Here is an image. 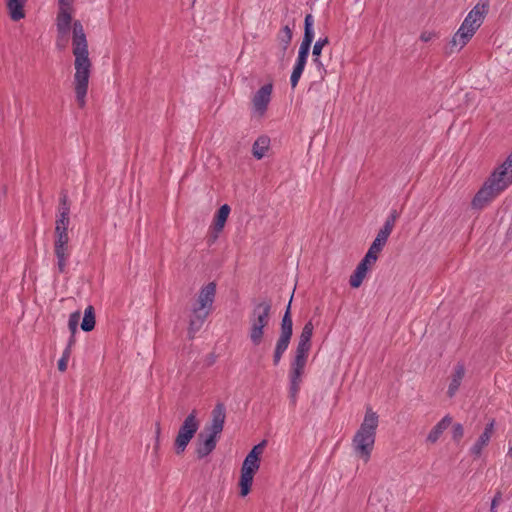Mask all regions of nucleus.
<instances>
[{"instance_id": "26", "label": "nucleus", "mask_w": 512, "mask_h": 512, "mask_svg": "<svg viewBox=\"0 0 512 512\" xmlns=\"http://www.w3.org/2000/svg\"><path fill=\"white\" fill-rule=\"evenodd\" d=\"M313 330H314V326L311 321L307 322L304 325L302 332L299 336L298 345H297L298 349H304V350L310 351Z\"/></svg>"}, {"instance_id": "37", "label": "nucleus", "mask_w": 512, "mask_h": 512, "mask_svg": "<svg viewBox=\"0 0 512 512\" xmlns=\"http://www.w3.org/2000/svg\"><path fill=\"white\" fill-rule=\"evenodd\" d=\"M398 217H399V213L396 210H392L390 212L389 216L387 217L383 226L392 231Z\"/></svg>"}, {"instance_id": "27", "label": "nucleus", "mask_w": 512, "mask_h": 512, "mask_svg": "<svg viewBox=\"0 0 512 512\" xmlns=\"http://www.w3.org/2000/svg\"><path fill=\"white\" fill-rule=\"evenodd\" d=\"M313 23V16L311 14H307L304 22V37L300 44L301 46L311 48V44L314 39Z\"/></svg>"}, {"instance_id": "38", "label": "nucleus", "mask_w": 512, "mask_h": 512, "mask_svg": "<svg viewBox=\"0 0 512 512\" xmlns=\"http://www.w3.org/2000/svg\"><path fill=\"white\" fill-rule=\"evenodd\" d=\"M69 358H70L69 349H65L63 351L62 357L58 361V369H59V371H61V372L66 371Z\"/></svg>"}, {"instance_id": "9", "label": "nucleus", "mask_w": 512, "mask_h": 512, "mask_svg": "<svg viewBox=\"0 0 512 512\" xmlns=\"http://www.w3.org/2000/svg\"><path fill=\"white\" fill-rule=\"evenodd\" d=\"M486 180L501 193L512 185V152L501 165L493 170Z\"/></svg>"}, {"instance_id": "3", "label": "nucleus", "mask_w": 512, "mask_h": 512, "mask_svg": "<svg viewBox=\"0 0 512 512\" xmlns=\"http://www.w3.org/2000/svg\"><path fill=\"white\" fill-rule=\"evenodd\" d=\"M226 409L223 403H217L212 410L211 423L198 436L196 453L198 458L209 455L216 447L217 438L224 428Z\"/></svg>"}, {"instance_id": "28", "label": "nucleus", "mask_w": 512, "mask_h": 512, "mask_svg": "<svg viewBox=\"0 0 512 512\" xmlns=\"http://www.w3.org/2000/svg\"><path fill=\"white\" fill-rule=\"evenodd\" d=\"M270 145V139L266 136L259 137L253 144L252 153L256 159L264 157Z\"/></svg>"}, {"instance_id": "14", "label": "nucleus", "mask_w": 512, "mask_h": 512, "mask_svg": "<svg viewBox=\"0 0 512 512\" xmlns=\"http://www.w3.org/2000/svg\"><path fill=\"white\" fill-rule=\"evenodd\" d=\"M230 206L228 204L222 205L214 216L213 223L210 227V240L215 241L219 233L223 230L225 223L230 214Z\"/></svg>"}, {"instance_id": "40", "label": "nucleus", "mask_w": 512, "mask_h": 512, "mask_svg": "<svg viewBox=\"0 0 512 512\" xmlns=\"http://www.w3.org/2000/svg\"><path fill=\"white\" fill-rule=\"evenodd\" d=\"M464 435V428L460 423L454 424L452 430V438L455 441H460Z\"/></svg>"}, {"instance_id": "2", "label": "nucleus", "mask_w": 512, "mask_h": 512, "mask_svg": "<svg viewBox=\"0 0 512 512\" xmlns=\"http://www.w3.org/2000/svg\"><path fill=\"white\" fill-rule=\"evenodd\" d=\"M379 417L372 408L366 409L364 419L352 439V449L357 458L368 463L375 444Z\"/></svg>"}, {"instance_id": "11", "label": "nucleus", "mask_w": 512, "mask_h": 512, "mask_svg": "<svg viewBox=\"0 0 512 512\" xmlns=\"http://www.w3.org/2000/svg\"><path fill=\"white\" fill-rule=\"evenodd\" d=\"M501 192L490 184L487 180L483 183L481 188L472 199L471 206L473 209L482 210L487 207L494 199H496Z\"/></svg>"}, {"instance_id": "15", "label": "nucleus", "mask_w": 512, "mask_h": 512, "mask_svg": "<svg viewBox=\"0 0 512 512\" xmlns=\"http://www.w3.org/2000/svg\"><path fill=\"white\" fill-rule=\"evenodd\" d=\"M72 13V5H59L56 19V27L59 34H69L71 29Z\"/></svg>"}, {"instance_id": "34", "label": "nucleus", "mask_w": 512, "mask_h": 512, "mask_svg": "<svg viewBox=\"0 0 512 512\" xmlns=\"http://www.w3.org/2000/svg\"><path fill=\"white\" fill-rule=\"evenodd\" d=\"M80 316H81L80 311H75L72 314H70L69 320H68V328H69L71 334H75L77 332Z\"/></svg>"}, {"instance_id": "10", "label": "nucleus", "mask_w": 512, "mask_h": 512, "mask_svg": "<svg viewBox=\"0 0 512 512\" xmlns=\"http://www.w3.org/2000/svg\"><path fill=\"white\" fill-rule=\"evenodd\" d=\"M489 0H479L472 10L467 14L461 25L476 32L483 23L485 16L489 11Z\"/></svg>"}, {"instance_id": "35", "label": "nucleus", "mask_w": 512, "mask_h": 512, "mask_svg": "<svg viewBox=\"0 0 512 512\" xmlns=\"http://www.w3.org/2000/svg\"><path fill=\"white\" fill-rule=\"evenodd\" d=\"M309 51H310L309 47H305V46H301L300 45L297 61H296V64H295L296 66H301V67L305 68V65H306V62H307V58H308V55H309Z\"/></svg>"}, {"instance_id": "19", "label": "nucleus", "mask_w": 512, "mask_h": 512, "mask_svg": "<svg viewBox=\"0 0 512 512\" xmlns=\"http://www.w3.org/2000/svg\"><path fill=\"white\" fill-rule=\"evenodd\" d=\"M328 44H329L328 37L319 38L315 42V44L313 46V50H312V61H313L314 65L317 67L321 78H324V75L326 74V69L324 67V64L320 60V56H321L323 48Z\"/></svg>"}, {"instance_id": "8", "label": "nucleus", "mask_w": 512, "mask_h": 512, "mask_svg": "<svg viewBox=\"0 0 512 512\" xmlns=\"http://www.w3.org/2000/svg\"><path fill=\"white\" fill-rule=\"evenodd\" d=\"M199 428L197 413L193 410L182 423L175 439V452L182 454Z\"/></svg>"}, {"instance_id": "5", "label": "nucleus", "mask_w": 512, "mask_h": 512, "mask_svg": "<svg viewBox=\"0 0 512 512\" xmlns=\"http://www.w3.org/2000/svg\"><path fill=\"white\" fill-rule=\"evenodd\" d=\"M270 316L271 302L269 300H261L254 304L248 319V336L254 346H259L263 342Z\"/></svg>"}, {"instance_id": "23", "label": "nucleus", "mask_w": 512, "mask_h": 512, "mask_svg": "<svg viewBox=\"0 0 512 512\" xmlns=\"http://www.w3.org/2000/svg\"><path fill=\"white\" fill-rule=\"evenodd\" d=\"M8 14L13 21H19L25 17L24 7L27 0H4Z\"/></svg>"}, {"instance_id": "22", "label": "nucleus", "mask_w": 512, "mask_h": 512, "mask_svg": "<svg viewBox=\"0 0 512 512\" xmlns=\"http://www.w3.org/2000/svg\"><path fill=\"white\" fill-rule=\"evenodd\" d=\"M308 350L296 348L295 358L291 364V375L302 376L308 358Z\"/></svg>"}, {"instance_id": "29", "label": "nucleus", "mask_w": 512, "mask_h": 512, "mask_svg": "<svg viewBox=\"0 0 512 512\" xmlns=\"http://www.w3.org/2000/svg\"><path fill=\"white\" fill-rule=\"evenodd\" d=\"M95 327V312L93 306L89 305L84 311V317L81 323V328L85 332L93 330Z\"/></svg>"}, {"instance_id": "18", "label": "nucleus", "mask_w": 512, "mask_h": 512, "mask_svg": "<svg viewBox=\"0 0 512 512\" xmlns=\"http://www.w3.org/2000/svg\"><path fill=\"white\" fill-rule=\"evenodd\" d=\"M474 34L475 32H473L472 29H468L467 27L461 25L450 42L451 51H453L454 48H456L458 51L461 50L469 42Z\"/></svg>"}, {"instance_id": "25", "label": "nucleus", "mask_w": 512, "mask_h": 512, "mask_svg": "<svg viewBox=\"0 0 512 512\" xmlns=\"http://www.w3.org/2000/svg\"><path fill=\"white\" fill-rule=\"evenodd\" d=\"M452 423V417L449 415H446L443 417L429 432L427 436V441L429 443H436L442 433L451 425Z\"/></svg>"}, {"instance_id": "20", "label": "nucleus", "mask_w": 512, "mask_h": 512, "mask_svg": "<svg viewBox=\"0 0 512 512\" xmlns=\"http://www.w3.org/2000/svg\"><path fill=\"white\" fill-rule=\"evenodd\" d=\"M57 271L60 274L67 273V267L71 256V247H54Z\"/></svg>"}, {"instance_id": "21", "label": "nucleus", "mask_w": 512, "mask_h": 512, "mask_svg": "<svg viewBox=\"0 0 512 512\" xmlns=\"http://www.w3.org/2000/svg\"><path fill=\"white\" fill-rule=\"evenodd\" d=\"M308 350L296 348L295 358L291 364V375L302 376L308 358Z\"/></svg>"}, {"instance_id": "16", "label": "nucleus", "mask_w": 512, "mask_h": 512, "mask_svg": "<svg viewBox=\"0 0 512 512\" xmlns=\"http://www.w3.org/2000/svg\"><path fill=\"white\" fill-rule=\"evenodd\" d=\"M494 420H491L485 427L482 434L478 437L476 442L472 445L470 448L471 455L474 456V458H478L481 456L482 450L488 445L491 436L494 432Z\"/></svg>"}, {"instance_id": "32", "label": "nucleus", "mask_w": 512, "mask_h": 512, "mask_svg": "<svg viewBox=\"0 0 512 512\" xmlns=\"http://www.w3.org/2000/svg\"><path fill=\"white\" fill-rule=\"evenodd\" d=\"M384 246L385 244L378 242L376 239H374L367 253L365 254V257L376 263L378 256L382 249L384 248Z\"/></svg>"}, {"instance_id": "7", "label": "nucleus", "mask_w": 512, "mask_h": 512, "mask_svg": "<svg viewBox=\"0 0 512 512\" xmlns=\"http://www.w3.org/2000/svg\"><path fill=\"white\" fill-rule=\"evenodd\" d=\"M291 301L292 298L290 299L289 304L281 320L280 335L276 342L273 354V364L275 366L279 364L284 352L287 350L293 334V321L290 312Z\"/></svg>"}, {"instance_id": "47", "label": "nucleus", "mask_w": 512, "mask_h": 512, "mask_svg": "<svg viewBox=\"0 0 512 512\" xmlns=\"http://www.w3.org/2000/svg\"><path fill=\"white\" fill-rule=\"evenodd\" d=\"M508 455H509L510 457H512V446L510 447V449H509V451H508Z\"/></svg>"}, {"instance_id": "42", "label": "nucleus", "mask_w": 512, "mask_h": 512, "mask_svg": "<svg viewBox=\"0 0 512 512\" xmlns=\"http://www.w3.org/2000/svg\"><path fill=\"white\" fill-rule=\"evenodd\" d=\"M437 37V34L433 31H423L420 34V40L423 42H430Z\"/></svg>"}, {"instance_id": "36", "label": "nucleus", "mask_w": 512, "mask_h": 512, "mask_svg": "<svg viewBox=\"0 0 512 512\" xmlns=\"http://www.w3.org/2000/svg\"><path fill=\"white\" fill-rule=\"evenodd\" d=\"M303 71H304V67L296 66V65L294 66L292 74H291V78H290L292 88H295L297 86L298 81H299Z\"/></svg>"}, {"instance_id": "17", "label": "nucleus", "mask_w": 512, "mask_h": 512, "mask_svg": "<svg viewBox=\"0 0 512 512\" xmlns=\"http://www.w3.org/2000/svg\"><path fill=\"white\" fill-rule=\"evenodd\" d=\"M375 264L372 260L364 258L360 261V263L357 265L355 271L350 276L349 284L353 288H358L361 286L363 280L366 277V274L370 267H372Z\"/></svg>"}, {"instance_id": "43", "label": "nucleus", "mask_w": 512, "mask_h": 512, "mask_svg": "<svg viewBox=\"0 0 512 512\" xmlns=\"http://www.w3.org/2000/svg\"><path fill=\"white\" fill-rule=\"evenodd\" d=\"M500 501H501V492H497L491 502V509H490L491 512H497L496 507L499 505Z\"/></svg>"}, {"instance_id": "31", "label": "nucleus", "mask_w": 512, "mask_h": 512, "mask_svg": "<svg viewBox=\"0 0 512 512\" xmlns=\"http://www.w3.org/2000/svg\"><path fill=\"white\" fill-rule=\"evenodd\" d=\"M289 378H290L289 397L291 399L292 404L295 405L296 401H297V395L300 390L302 376H296V375L289 374Z\"/></svg>"}, {"instance_id": "39", "label": "nucleus", "mask_w": 512, "mask_h": 512, "mask_svg": "<svg viewBox=\"0 0 512 512\" xmlns=\"http://www.w3.org/2000/svg\"><path fill=\"white\" fill-rule=\"evenodd\" d=\"M391 232H392L391 230H389L388 228H386V227H384V226H383V227L378 231L377 236H376V238H375V239H376L378 242H381V243H383V244H385V245H386V242H387L388 237H389V235L391 234Z\"/></svg>"}, {"instance_id": "4", "label": "nucleus", "mask_w": 512, "mask_h": 512, "mask_svg": "<svg viewBox=\"0 0 512 512\" xmlns=\"http://www.w3.org/2000/svg\"><path fill=\"white\" fill-rule=\"evenodd\" d=\"M216 294V285L213 282L208 283L201 288L197 302L194 305L188 327V335L193 338L194 335L202 328L205 320L210 314Z\"/></svg>"}, {"instance_id": "13", "label": "nucleus", "mask_w": 512, "mask_h": 512, "mask_svg": "<svg viewBox=\"0 0 512 512\" xmlns=\"http://www.w3.org/2000/svg\"><path fill=\"white\" fill-rule=\"evenodd\" d=\"M70 206L66 194H62L60 198V207L58 209V215L55 222V233L68 232L70 224Z\"/></svg>"}, {"instance_id": "46", "label": "nucleus", "mask_w": 512, "mask_h": 512, "mask_svg": "<svg viewBox=\"0 0 512 512\" xmlns=\"http://www.w3.org/2000/svg\"><path fill=\"white\" fill-rule=\"evenodd\" d=\"M73 0H58L59 5H72Z\"/></svg>"}, {"instance_id": "33", "label": "nucleus", "mask_w": 512, "mask_h": 512, "mask_svg": "<svg viewBox=\"0 0 512 512\" xmlns=\"http://www.w3.org/2000/svg\"><path fill=\"white\" fill-rule=\"evenodd\" d=\"M70 237L68 232L55 233L54 247H70Z\"/></svg>"}, {"instance_id": "24", "label": "nucleus", "mask_w": 512, "mask_h": 512, "mask_svg": "<svg viewBox=\"0 0 512 512\" xmlns=\"http://www.w3.org/2000/svg\"><path fill=\"white\" fill-rule=\"evenodd\" d=\"M464 375H465L464 365L462 363H457L456 366L454 367V372L451 376V382L449 384L448 391H447V394L449 397H453L456 394V392L464 378Z\"/></svg>"}, {"instance_id": "12", "label": "nucleus", "mask_w": 512, "mask_h": 512, "mask_svg": "<svg viewBox=\"0 0 512 512\" xmlns=\"http://www.w3.org/2000/svg\"><path fill=\"white\" fill-rule=\"evenodd\" d=\"M273 85L268 83L262 86L252 98L253 111L259 116L264 115L271 100Z\"/></svg>"}, {"instance_id": "41", "label": "nucleus", "mask_w": 512, "mask_h": 512, "mask_svg": "<svg viewBox=\"0 0 512 512\" xmlns=\"http://www.w3.org/2000/svg\"><path fill=\"white\" fill-rule=\"evenodd\" d=\"M69 34H59L57 36L56 45L59 49H65L68 44Z\"/></svg>"}, {"instance_id": "30", "label": "nucleus", "mask_w": 512, "mask_h": 512, "mask_svg": "<svg viewBox=\"0 0 512 512\" xmlns=\"http://www.w3.org/2000/svg\"><path fill=\"white\" fill-rule=\"evenodd\" d=\"M277 39H278L279 45L282 47V50L285 53V51L289 47V45L291 43V40H292V30H291V28L288 25L284 26L280 30V32H279V34L277 36Z\"/></svg>"}, {"instance_id": "45", "label": "nucleus", "mask_w": 512, "mask_h": 512, "mask_svg": "<svg viewBox=\"0 0 512 512\" xmlns=\"http://www.w3.org/2000/svg\"><path fill=\"white\" fill-rule=\"evenodd\" d=\"M75 334H71L70 338H69V341H68V344H67V347L65 349H69V354H71V349H72V346L74 345L75 343Z\"/></svg>"}, {"instance_id": "6", "label": "nucleus", "mask_w": 512, "mask_h": 512, "mask_svg": "<svg viewBox=\"0 0 512 512\" xmlns=\"http://www.w3.org/2000/svg\"><path fill=\"white\" fill-rule=\"evenodd\" d=\"M265 445L266 441L255 445L244 459L239 482L241 496H246L250 492L254 475L260 467V456L264 451Z\"/></svg>"}, {"instance_id": "44", "label": "nucleus", "mask_w": 512, "mask_h": 512, "mask_svg": "<svg viewBox=\"0 0 512 512\" xmlns=\"http://www.w3.org/2000/svg\"><path fill=\"white\" fill-rule=\"evenodd\" d=\"M160 431H161V428H160V424L157 423L156 424V444L154 446V450L157 451L159 449V437H160Z\"/></svg>"}, {"instance_id": "1", "label": "nucleus", "mask_w": 512, "mask_h": 512, "mask_svg": "<svg viewBox=\"0 0 512 512\" xmlns=\"http://www.w3.org/2000/svg\"><path fill=\"white\" fill-rule=\"evenodd\" d=\"M72 46L75 56L74 86L76 101L80 107L85 105L88 83L91 71V60L89 59L88 43L83 26L80 21H75L72 26Z\"/></svg>"}]
</instances>
